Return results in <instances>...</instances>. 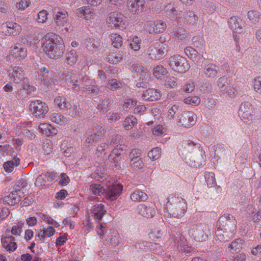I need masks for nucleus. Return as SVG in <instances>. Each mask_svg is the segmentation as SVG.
<instances>
[{
    "mask_svg": "<svg viewBox=\"0 0 261 261\" xmlns=\"http://www.w3.org/2000/svg\"><path fill=\"white\" fill-rule=\"evenodd\" d=\"M141 40L137 36L133 38L131 42L130 43V47L135 51H137L140 48Z\"/></svg>",
    "mask_w": 261,
    "mask_h": 261,
    "instance_id": "60",
    "label": "nucleus"
},
{
    "mask_svg": "<svg viewBox=\"0 0 261 261\" xmlns=\"http://www.w3.org/2000/svg\"><path fill=\"white\" fill-rule=\"evenodd\" d=\"M108 229L105 227V226L103 225L102 223L98 222L97 225L96 226V231L97 233L101 237H103L102 238V240H104L105 234L108 233Z\"/></svg>",
    "mask_w": 261,
    "mask_h": 261,
    "instance_id": "58",
    "label": "nucleus"
},
{
    "mask_svg": "<svg viewBox=\"0 0 261 261\" xmlns=\"http://www.w3.org/2000/svg\"><path fill=\"white\" fill-rule=\"evenodd\" d=\"M185 53L190 58H196L198 55V53L194 48L191 47H187L185 49Z\"/></svg>",
    "mask_w": 261,
    "mask_h": 261,
    "instance_id": "61",
    "label": "nucleus"
},
{
    "mask_svg": "<svg viewBox=\"0 0 261 261\" xmlns=\"http://www.w3.org/2000/svg\"><path fill=\"white\" fill-rule=\"evenodd\" d=\"M148 52L149 57L153 60H159L163 56V54L160 53L159 50L155 47L151 46L149 48Z\"/></svg>",
    "mask_w": 261,
    "mask_h": 261,
    "instance_id": "50",
    "label": "nucleus"
},
{
    "mask_svg": "<svg viewBox=\"0 0 261 261\" xmlns=\"http://www.w3.org/2000/svg\"><path fill=\"white\" fill-rule=\"evenodd\" d=\"M49 119L53 122L61 125L66 124L67 122V118L63 115L56 112L50 114Z\"/></svg>",
    "mask_w": 261,
    "mask_h": 261,
    "instance_id": "33",
    "label": "nucleus"
},
{
    "mask_svg": "<svg viewBox=\"0 0 261 261\" xmlns=\"http://www.w3.org/2000/svg\"><path fill=\"white\" fill-rule=\"evenodd\" d=\"M166 23L161 20L148 21L144 24L145 30L150 34L163 33L166 30Z\"/></svg>",
    "mask_w": 261,
    "mask_h": 261,
    "instance_id": "13",
    "label": "nucleus"
},
{
    "mask_svg": "<svg viewBox=\"0 0 261 261\" xmlns=\"http://www.w3.org/2000/svg\"><path fill=\"white\" fill-rule=\"evenodd\" d=\"M254 110L251 104L248 102L242 103L240 105L239 115L242 121L248 122L253 119Z\"/></svg>",
    "mask_w": 261,
    "mask_h": 261,
    "instance_id": "12",
    "label": "nucleus"
},
{
    "mask_svg": "<svg viewBox=\"0 0 261 261\" xmlns=\"http://www.w3.org/2000/svg\"><path fill=\"white\" fill-rule=\"evenodd\" d=\"M106 190L100 184H93L90 185L89 190L92 194L97 195H105Z\"/></svg>",
    "mask_w": 261,
    "mask_h": 261,
    "instance_id": "38",
    "label": "nucleus"
},
{
    "mask_svg": "<svg viewBox=\"0 0 261 261\" xmlns=\"http://www.w3.org/2000/svg\"><path fill=\"white\" fill-rule=\"evenodd\" d=\"M186 104L198 106L200 102V99L199 97L195 96L188 97L184 99Z\"/></svg>",
    "mask_w": 261,
    "mask_h": 261,
    "instance_id": "56",
    "label": "nucleus"
},
{
    "mask_svg": "<svg viewBox=\"0 0 261 261\" xmlns=\"http://www.w3.org/2000/svg\"><path fill=\"white\" fill-rule=\"evenodd\" d=\"M76 13L79 17L87 20L92 18L94 14L93 9L86 6H83L77 9Z\"/></svg>",
    "mask_w": 261,
    "mask_h": 261,
    "instance_id": "26",
    "label": "nucleus"
},
{
    "mask_svg": "<svg viewBox=\"0 0 261 261\" xmlns=\"http://www.w3.org/2000/svg\"><path fill=\"white\" fill-rule=\"evenodd\" d=\"M30 4L31 3L29 0H21L20 2L16 3V9L18 10L20 9L21 10H24L30 6Z\"/></svg>",
    "mask_w": 261,
    "mask_h": 261,
    "instance_id": "62",
    "label": "nucleus"
},
{
    "mask_svg": "<svg viewBox=\"0 0 261 261\" xmlns=\"http://www.w3.org/2000/svg\"><path fill=\"white\" fill-rule=\"evenodd\" d=\"M47 12L46 10H43L38 13L37 21L39 23L45 22L47 18Z\"/></svg>",
    "mask_w": 261,
    "mask_h": 261,
    "instance_id": "64",
    "label": "nucleus"
},
{
    "mask_svg": "<svg viewBox=\"0 0 261 261\" xmlns=\"http://www.w3.org/2000/svg\"><path fill=\"white\" fill-rule=\"evenodd\" d=\"M43 51L51 59H57L63 56L65 45L62 38L54 33L46 34L41 40Z\"/></svg>",
    "mask_w": 261,
    "mask_h": 261,
    "instance_id": "1",
    "label": "nucleus"
},
{
    "mask_svg": "<svg viewBox=\"0 0 261 261\" xmlns=\"http://www.w3.org/2000/svg\"><path fill=\"white\" fill-rule=\"evenodd\" d=\"M10 78L15 83L24 79L23 69L19 66H12L8 70Z\"/></svg>",
    "mask_w": 261,
    "mask_h": 261,
    "instance_id": "17",
    "label": "nucleus"
},
{
    "mask_svg": "<svg viewBox=\"0 0 261 261\" xmlns=\"http://www.w3.org/2000/svg\"><path fill=\"white\" fill-rule=\"evenodd\" d=\"M196 115L193 112L184 111L178 116L176 122L180 126L188 128L196 123Z\"/></svg>",
    "mask_w": 261,
    "mask_h": 261,
    "instance_id": "8",
    "label": "nucleus"
},
{
    "mask_svg": "<svg viewBox=\"0 0 261 261\" xmlns=\"http://www.w3.org/2000/svg\"><path fill=\"white\" fill-rule=\"evenodd\" d=\"M247 16L249 20L255 24L259 22L260 19V12L255 10H250L248 12Z\"/></svg>",
    "mask_w": 261,
    "mask_h": 261,
    "instance_id": "48",
    "label": "nucleus"
},
{
    "mask_svg": "<svg viewBox=\"0 0 261 261\" xmlns=\"http://www.w3.org/2000/svg\"><path fill=\"white\" fill-rule=\"evenodd\" d=\"M11 193L14 194L12 199L14 200L15 204L18 203L24 196L23 190L21 189L15 190Z\"/></svg>",
    "mask_w": 261,
    "mask_h": 261,
    "instance_id": "54",
    "label": "nucleus"
},
{
    "mask_svg": "<svg viewBox=\"0 0 261 261\" xmlns=\"http://www.w3.org/2000/svg\"><path fill=\"white\" fill-rule=\"evenodd\" d=\"M108 160L113 166L117 169H119L121 168V162L124 159L121 153L114 150L109 155Z\"/></svg>",
    "mask_w": 261,
    "mask_h": 261,
    "instance_id": "21",
    "label": "nucleus"
},
{
    "mask_svg": "<svg viewBox=\"0 0 261 261\" xmlns=\"http://www.w3.org/2000/svg\"><path fill=\"white\" fill-rule=\"evenodd\" d=\"M164 232L163 227L162 228H155L149 233V237L152 240H155L156 239L162 238L164 234Z\"/></svg>",
    "mask_w": 261,
    "mask_h": 261,
    "instance_id": "41",
    "label": "nucleus"
},
{
    "mask_svg": "<svg viewBox=\"0 0 261 261\" xmlns=\"http://www.w3.org/2000/svg\"><path fill=\"white\" fill-rule=\"evenodd\" d=\"M161 93L159 90L149 88L143 92L142 98L146 101H156L160 99Z\"/></svg>",
    "mask_w": 261,
    "mask_h": 261,
    "instance_id": "19",
    "label": "nucleus"
},
{
    "mask_svg": "<svg viewBox=\"0 0 261 261\" xmlns=\"http://www.w3.org/2000/svg\"><path fill=\"white\" fill-rule=\"evenodd\" d=\"M184 18L187 24L193 25L197 22L198 17L194 11L188 10L185 13Z\"/></svg>",
    "mask_w": 261,
    "mask_h": 261,
    "instance_id": "32",
    "label": "nucleus"
},
{
    "mask_svg": "<svg viewBox=\"0 0 261 261\" xmlns=\"http://www.w3.org/2000/svg\"><path fill=\"white\" fill-rule=\"evenodd\" d=\"M122 83L119 80L112 79L107 81L106 83L107 87L112 90L115 91L122 87Z\"/></svg>",
    "mask_w": 261,
    "mask_h": 261,
    "instance_id": "37",
    "label": "nucleus"
},
{
    "mask_svg": "<svg viewBox=\"0 0 261 261\" xmlns=\"http://www.w3.org/2000/svg\"><path fill=\"white\" fill-rule=\"evenodd\" d=\"M162 81L164 82V85L167 87L173 88L176 86V78L174 76H171L168 74Z\"/></svg>",
    "mask_w": 261,
    "mask_h": 261,
    "instance_id": "51",
    "label": "nucleus"
},
{
    "mask_svg": "<svg viewBox=\"0 0 261 261\" xmlns=\"http://www.w3.org/2000/svg\"><path fill=\"white\" fill-rule=\"evenodd\" d=\"M83 91L88 94H97L99 91V88L98 86L96 85L95 81L88 78Z\"/></svg>",
    "mask_w": 261,
    "mask_h": 261,
    "instance_id": "31",
    "label": "nucleus"
},
{
    "mask_svg": "<svg viewBox=\"0 0 261 261\" xmlns=\"http://www.w3.org/2000/svg\"><path fill=\"white\" fill-rule=\"evenodd\" d=\"M171 200V201L168 200L167 204L169 214L175 218H182L187 210L185 200L178 197H173Z\"/></svg>",
    "mask_w": 261,
    "mask_h": 261,
    "instance_id": "3",
    "label": "nucleus"
},
{
    "mask_svg": "<svg viewBox=\"0 0 261 261\" xmlns=\"http://www.w3.org/2000/svg\"><path fill=\"white\" fill-rule=\"evenodd\" d=\"M10 230L6 229L5 231V236H2L1 243L2 247L7 251H14L17 247L15 242V238L10 234Z\"/></svg>",
    "mask_w": 261,
    "mask_h": 261,
    "instance_id": "14",
    "label": "nucleus"
},
{
    "mask_svg": "<svg viewBox=\"0 0 261 261\" xmlns=\"http://www.w3.org/2000/svg\"><path fill=\"white\" fill-rule=\"evenodd\" d=\"M130 198L133 201L139 202L146 200L148 196L145 193L140 190H136L130 195Z\"/></svg>",
    "mask_w": 261,
    "mask_h": 261,
    "instance_id": "36",
    "label": "nucleus"
},
{
    "mask_svg": "<svg viewBox=\"0 0 261 261\" xmlns=\"http://www.w3.org/2000/svg\"><path fill=\"white\" fill-rule=\"evenodd\" d=\"M39 128L42 134L47 136L55 135L58 133L57 129L49 124H41L39 125Z\"/></svg>",
    "mask_w": 261,
    "mask_h": 261,
    "instance_id": "30",
    "label": "nucleus"
},
{
    "mask_svg": "<svg viewBox=\"0 0 261 261\" xmlns=\"http://www.w3.org/2000/svg\"><path fill=\"white\" fill-rule=\"evenodd\" d=\"M55 233V229L52 226H48L47 228H43L37 235V237L41 241H43L47 237L49 238L53 236Z\"/></svg>",
    "mask_w": 261,
    "mask_h": 261,
    "instance_id": "34",
    "label": "nucleus"
},
{
    "mask_svg": "<svg viewBox=\"0 0 261 261\" xmlns=\"http://www.w3.org/2000/svg\"><path fill=\"white\" fill-rule=\"evenodd\" d=\"M129 10L133 13H139L143 11L145 7L144 0H128Z\"/></svg>",
    "mask_w": 261,
    "mask_h": 261,
    "instance_id": "23",
    "label": "nucleus"
},
{
    "mask_svg": "<svg viewBox=\"0 0 261 261\" xmlns=\"http://www.w3.org/2000/svg\"><path fill=\"white\" fill-rule=\"evenodd\" d=\"M54 102L61 110H65L70 107V103L66 101L64 97L58 96L55 98Z\"/></svg>",
    "mask_w": 261,
    "mask_h": 261,
    "instance_id": "39",
    "label": "nucleus"
},
{
    "mask_svg": "<svg viewBox=\"0 0 261 261\" xmlns=\"http://www.w3.org/2000/svg\"><path fill=\"white\" fill-rule=\"evenodd\" d=\"M123 186L120 184L109 185L106 190L105 198L113 201L116 200L121 194Z\"/></svg>",
    "mask_w": 261,
    "mask_h": 261,
    "instance_id": "16",
    "label": "nucleus"
},
{
    "mask_svg": "<svg viewBox=\"0 0 261 261\" xmlns=\"http://www.w3.org/2000/svg\"><path fill=\"white\" fill-rule=\"evenodd\" d=\"M20 164V160L18 158H14L12 161H8L4 164L3 167L7 172H11L15 167L18 166Z\"/></svg>",
    "mask_w": 261,
    "mask_h": 261,
    "instance_id": "35",
    "label": "nucleus"
},
{
    "mask_svg": "<svg viewBox=\"0 0 261 261\" xmlns=\"http://www.w3.org/2000/svg\"><path fill=\"white\" fill-rule=\"evenodd\" d=\"M68 114L72 117H77L80 115L81 113V109L79 103H76L68 107Z\"/></svg>",
    "mask_w": 261,
    "mask_h": 261,
    "instance_id": "47",
    "label": "nucleus"
},
{
    "mask_svg": "<svg viewBox=\"0 0 261 261\" xmlns=\"http://www.w3.org/2000/svg\"><path fill=\"white\" fill-rule=\"evenodd\" d=\"M137 210L140 215L147 218H152L155 214V210L153 207L143 204H139Z\"/></svg>",
    "mask_w": 261,
    "mask_h": 261,
    "instance_id": "22",
    "label": "nucleus"
},
{
    "mask_svg": "<svg viewBox=\"0 0 261 261\" xmlns=\"http://www.w3.org/2000/svg\"><path fill=\"white\" fill-rule=\"evenodd\" d=\"M107 23L109 27L124 29L125 28L123 16L117 12L110 13L107 19Z\"/></svg>",
    "mask_w": 261,
    "mask_h": 261,
    "instance_id": "15",
    "label": "nucleus"
},
{
    "mask_svg": "<svg viewBox=\"0 0 261 261\" xmlns=\"http://www.w3.org/2000/svg\"><path fill=\"white\" fill-rule=\"evenodd\" d=\"M130 165L132 167L135 169H142L144 166L143 161L140 156H136L130 159Z\"/></svg>",
    "mask_w": 261,
    "mask_h": 261,
    "instance_id": "49",
    "label": "nucleus"
},
{
    "mask_svg": "<svg viewBox=\"0 0 261 261\" xmlns=\"http://www.w3.org/2000/svg\"><path fill=\"white\" fill-rule=\"evenodd\" d=\"M228 23L230 28L237 33H241L245 31L244 22L238 17H231Z\"/></svg>",
    "mask_w": 261,
    "mask_h": 261,
    "instance_id": "18",
    "label": "nucleus"
},
{
    "mask_svg": "<svg viewBox=\"0 0 261 261\" xmlns=\"http://www.w3.org/2000/svg\"><path fill=\"white\" fill-rule=\"evenodd\" d=\"M78 55L75 50L71 49L66 55V61L70 65L74 64L77 60Z\"/></svg>",
    "mask_w": 261,
    "mask_h": 261,
    "instance_id": "40",
    "label": "nucleus"
},
{
    "mask_svg": "<svg viewBox=\"0 0 261 261\" xmlns=\"http://www.w3.org/2000/svg\"><path fill=\"white\" fill-rule=\"evenodd\" d=\"M21 31V27L17 23L6 22L0 25V32L5 36H16Z\"/></svg>",
    "mask_w": 261,
    "mask_h": 261,
    "instance_id": "10",
    "label": "nucleus"
},
{
    "mask_svg": "<svg viewBox=\"0 0 261 261\" xmlns=\"http://www.w3.org/2000/svg\"><path fill=\"white\" fill-rule=\"evenodd\" d=\"M12 54L16 58L24 59L27 56V50L25 47L21 44L15 46L12 49Z\"/></svg>",
    "mask_w": 261,
    "mask_h": 261,
    "instance_id": "29",
    "label": "nucleus"
},
{
    "mask_svg": "<svg viewBox=\"0 0 261 261\" xmlns=\"http://www.w3.org/2000/svg\"><path fill=\"white\" fill-rule=\"evenodd\" d=\"M188 233L195 241L202 242L207 241L211 234L210 229L205 223H188Z\"/></svg>",
    "mask_w": 261,
    "mask_h": 261,
    "instance_id": "2",
    "label": "nucleus"
},
{
    "mask_svg": "<svg viewBox=\"0 0 261 261\" xmlns=\"http://www.w3.org/2000/svg\"><path fill=\"white\" fill-rule=\"evenodd\" d=\"M137 123V119L134 116L127 117L125 118L123 124L124 128L125 130H129L136 125Z\"/></svg>",
    "mask_w": 261,
    "mask_h": 261,
    "instance_id": "44",
    "label": "nucleus"
},
{
    "mask_svg": "<svg viewBox=\"0 0 261 261\" xmlns=\"http://www.w3.org/2000/svg\"><path fill=\"white\" fill-rule=\"evenodd\" d=\"M30 110L36 117H43L48 111V106L40 100L31 101Z\"/></svg>",
    "mask_w": 261,
    "mask_h": 261,
    "instance_id": "11",
    "label": "nucleus"
},
{
    "mask_svg": "<svg viewBox=\"0 0 261 261\" xmlns=\"http://www.w3.org/2000/svg\"><path fill=\"white\" fill-rule=\"evenodd\" d=\"M137 104V100L134 99H126L123 105L124 110L127 111L134 108Z\"/></svg>",
    "mask_w": 261,
    "mask_h": 261,
    "instance_id": "53",
    "label": "nucleus"
},
{
    "mask_svg": "<svg viewBox=\"0 0 261 261\" xmlns=\"http://www.w3.org/2000/svg\"><path fill=\"white\" fill-rule=\"evenodd\" d=\"M105 130L100 126H95L94 128L87 130L85 135V143L87 146H90L98 141L104 134Z\"/></svg>",
    "mask_w": 261,
    "mask_h": 261,
    "instance_id": "7",
    "label": "nucleus"
},
{
    "mask_svg": "<svg viewBox=\"0 0 261 261\" xmlns=\"http://www.w3.org/2000/svg\"><path fill=\"white\" fill-rule=\"evenodd\" d=\"M111 39L113 45L116 48H119L122 44V38L121 36L116 33H113L111 36Z\"/></svg>",
    "mask_w": 261,
    "mask_h": 261,
    "instance_id": "45",
    "label": "nucleus"
},
{
    "mask_svg": "<svg viewBox=\"0 0 261 261\" xmlns=\"http://www.w3.org/2000/svg\"><path fill=\"white\" fill-rule=\"evenodd\" d=\"M217 226L228 231L229 234L232 233L234 234L237 230V222L232 215L225 214L219 218Z\"/></svg>",
    "mask_w": 261,
    "mask_h": 261,
    "instance_id": "5",
    "label": "nucleus"
},
{
    "mask_svg": "<svg viewBox=\"0 0 261 261\" xmlns=\"http://www.w3.org/2000/svg\"><path fill=\"white\" fill-rule=\"evenodd\" d=\"M67 76L66 80L72 84V90L75 92H80L83 90L88 77L87 76L71 73Z\"/></svg>",
    "mask_w": 261,
    "mask_h": 261,
    "instance_id": "9",
    "label": "nucleus"
},
{
    "mask_svg": "<svg viewBox=\"0 0 261 261\" xmlns=\"http://www.w3.org/2000/svg\"><path fill=\"white\" fill-rule=\"evenodd\" d=\"M169 65L173 70L178 73H185L189 69L187 59L179 55L171 56L169 59Z\"/></svg>",
    "mask_w": 261,
    "mask_h": 261,
    "instance_id": "6",
    "label": "nucleus"
},
{
    "mask_svg": "<svg viewBox=\"0 0 261 261\" xmlns=\"http://www.w3.org/2000/svg\"><path fill=\"white\" fill-rule=\"evenodd\" d=\"M179 109V106L178 103H176L175 104L172 105L168 109L167 113V118L170 120L174 119L175 115Z\"/></svg>",
    "mask_w": 261,
    "mask_h": 261,
    "instance_id": "46",
    "label": "nucleus"
},
{
    "mask_svg": "<svg viewBox=\"0 0 261 261\" xmlns=\"http://www.w3.org/2000/svg\"><path fill=\"white\" fill-rule=\"evenodd\" d=\"M56 30H61L64 33L72 31L71 24L68 21V14L65 10L57 12L54 17Z\"/></svg>",
    "mask_w": 261,
    "mask_h": 261,
    "instance_id": "4",
    "label": "nucleus"
},
{
    "mask_svg": "<svg viewBox=\"0 0 261 261\" xmlns=\"http://www.w3.org/2000/svg\"><path fill=\"white\" fill-rule=\"evenodd\" d=\"M217 86L221 91L225 90L228 85V79L225 76H222L218 79Z\"/></svg>",
    "mask_w": 261,
    "mask_h": 261,
    "instance_id": "57",
    "label": "nucleus"
},
{
    "mask_svg": "<svg viewBox=\"0 0 261 261\" xmlns=\"http://www.w3.org/2000/svg\"><path fill=\"white\" fill-rule=\"evenodd\" d=\"M243 241L242 239H238L233 241L229 245L228 248L232 252H238L242 248Z\"/></svg>",
    "mask_w": 261,
    "mask_h": 261,
    "instance_id": "42",
    "label": "nucleus"
},
{
    "mask_svg": "<svg viewBox=\"0 0 261 261\" xmlns=\"http://www.w3.org/2000/svg\"><path fill=\"white\" fill-rule=\"evenodd\" d=\"M219 71V67L214 64L210 63L206 65L203 71V75L206 78H215Z\"/></svg>",
    "mask_w": 261,
    "mask_h": 261,
    "instance_id": "24",
    "label": "nucleus"
},
{
    "mask_svg": "<svg viewBox=\"0 0 261 261\" xmlns=\"http://www.w3.org/2000/svg\"><path fill=\"white\" fill-rule=\"evenodd\" d=\"M92 216L96 220H101L106 214L105 205L102 204H96L90 210Z\"/></svg>",
    "mask_w": 261,
    "mask_h": 261,
    "instance_id": "20",
    "label": "nucleus"
},
{
    "mask_svg": "<svg viewBox=\"0 0 261 261\" xmlns=\"http://www.w3.org/2000/svg\"><path fill=\"white\" fill-rule=\"evenodd\" d=\"M41 218L46 222L47 224L52 225L56 227L59 226V224L58 222L54 220L52 218L45 214H41L40 215Z\"/></svg>",
    "mask_w": 261,
    "mask_h": 261,
    "instance_id": "59",
    "label": "nucleus"
},
{
    "mask_svg": "<svg viewBox=\"0 0 261 261\" xmlns=\"http://www.w3.org/2000/svg\"><path fill=\"white\" fill-rule=\"evenodd\" d=\"M148 156L152 161L159 159L161 156V149L159 147L153 148L149 151Z\"/></svg>",
    "mask_w": 261,
    "mask_h": 261,
    "instance_id": "52",
    "label": "nucleus"
},
{
    "mask_svg": "<svg viewBox=\"0 0 261 261\" xmlns=\"http://www.w3.org/2000/svg\"><path fill=\"white\" fill-rule=\"evenodd\" d=\"M204 177L205 179V182L208 188L213 187L216 185L215 175L213 172H205L204 174Z\"/></svg>",
    "mask_w": 261,
    "mask_h": 261,
    "instance_id": "43",
    "label": "nucleus"
},
{
    "mask_svg": "<svg viewBox=\"0 0 261 261\" xmlns=\"http://www.w3.org/2000/svg\"><path fill=\"white\" fill-rule=\"evenodd\" d=\"M121 59L122 56L115 53H110L108 57V61L112 64H117L119 62Z\"/></svg>",
    "mask_w": 261,
    "mask_h": 261,
    "instance_id": "55",
    "label": "nucleus"
},
{
    "mask_svg": "<svg viewBox=\"0 0 261 261\" xmlns=\"http://www.w3.org/2000/svg\"><path fill=\"white\" fill-rule=\"evenodd\" d=\"M195 87L194 82L192 81H189L183 86V90L185 92L191 93L194 91Z\"/></svg>",
    "mask_w": 261,
    "mask_h": 261,
    "instance_id": "63",
    "label": "nucleus"
},
{
    "mask_svg": "<svg viewBox=\"0 0 261 261\" xmlns=\"http://www.w3.org/2000/svg\"><path fill=\"white\" fill-rule=\"evenodd\" d=\"M228 231L223 230L222 228H218L216 230L215 235L217 240L219 241L220 242L224 243L228 241L234 236V234L231 233H228Z\"/></svg>",
    "mask_w": 261,
    "mask_h": 261,
    "instance_id": "28",
    "label": "nucleus"
},
{
    "mask_svg": "<svg viewBox=\"0 0 261 261\" xmlns=\"http://www.w3.org/2000/svg\"><path fill=\"white\" fill-rule=\"evenodd\" d=\"M104 238L103 241H105L107 244L112 247H116L119 244V235L116 231L109 230V232Z\"/></svg>",
    "mask_w": 261,
    "mask_h": 261,
    "instance_id": "25",
    "label": "nucleus"
},
{
    "mask_svg": "<svg viewBox=\"0 0 261 261\" xmlns=\"http://www.w3.org/2000/svg\"><path fill=\"white\" fill-rule=\"evenodd\" d=\"M152 74L157 80L163 81L168 74V71L163 65H158L153 68Z\"/></svg>",
    "mask_w": 261,
    "mask_h": 261,
    "instance_id": "27",
    "label": "nucleus"
}]
</instances>
